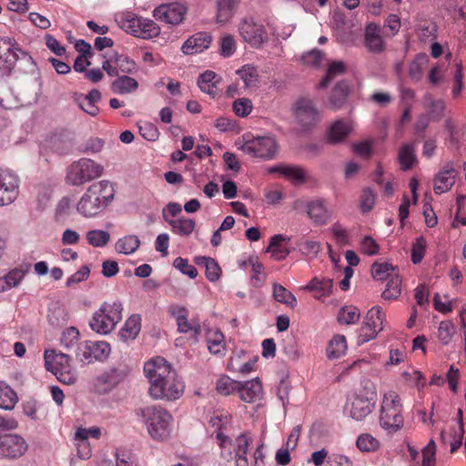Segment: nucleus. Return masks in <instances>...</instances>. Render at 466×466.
Masks as SVG:
<instances>
[{"mask_svg":"<svg viewBox=\"0 0 466 466\" xmlns=\"http://www.w3.org/2000/svg\"><path fill=\"white\" fill-rule=\"evenodd\" d=\"M144 371L150 384L148 393L154 400L170 401L182 396L184 384L165 359L157 357L147 361Z\"/></svg>","mask_w":466,"mask_h":466,"instance_id":"1","label":"nucleus"},{"mask_svg":"<svg viewBox=\"0 0 466 466\" xmlns=\"http://www.w3.org/2000/svg\"><path fill=\"white\" fill-rule=\"evenodd\" d=\"M136 413L142 419L148 434L154 440L165 441L170 436L173 417L166 409L150 405L137 410Z\"/></svg>","mask_w":466,"mask_h":466,"instance_id":"2","label":"nucleus"},{"mask_svg":"<svg viewBox=\"0 0 466 466\" xmlns=\"http://www.w3.org/2000/svg\"><path fill=\"white\" fill-rule=\"evenodd\" d=\"M376 396L374 383L370 380H363L361 388L347 403V413L355 420H364L374 409Z\"/></svg>","mask_w":466,"mask_h":466,"instance_id":"3","label":"nucleus"},{"mask_svg":"<svg viewBox=\"0 0 466 466\" xmlns=\"http://www.w3.org/2000/svg\"><path fill=\"white\" fill-rule=\"evenodd\" d=\"M401 407L400 399L396 392L390 391L384 395L380 408V424L388 433H395L403 427Z\"/></svg>","mask_w":466,"mask_h":466,"instance_id":"4","label":"nucleus"},{"mask_svg":"<svg viewBox=\"0 0 466 466\" xmlns=\"http://www.w3.org/2000/svg\"><path fill=\"white\" fill-rule=\"evenodd\" d=\"M123 306L120 302H114L112 304L105 303L96 311L89 322V326L93 330L100 334H108L116 327V325L122 319Z\"/></svg>","mask_w":466,"mask_h":466,"instance_id":"5","label":"nucleus"},{"mask_svg":"<svg viewBox=\"0 0 466 466\" xmlns=\"http://www.w3.org/2000/svg\"><path fill=\"white\" fill-rule=\"evenodd\" d=\"M115 188L111 182L101 180L89 186V217L105 210L113 201Z\"/></svg>","mask_w":466,"mask_h":466,"instance_id":"6","label":"nucleus"},{"mask_svg":"<svg viewBox=\"0 0 466 466\" xmlns=\"http://www.w3.org/2000/svg\"><path fill=\"white\" fill-rule=\"evenodd\" d=\"M25 60L33 66L35 63L32 56L22 51L18 44L10 37L0 38V63H3L5 70L11 72L15 64L19 60Z\"/></svg>","mask_w":466,"mask_h":466,"instance_id":"7","label":"nucleus"},{"mask_svg":"<svg viewBox=\"0 0 466 466\" xmlns=\"http://www.w3.org/2000/svg\"><path fill=\"white\" fill-rule=\"evenodd\" d=\"M238 29L242 39L254 48L260 47L268 40L265 26L253 17L242 18Z\"/></svg>","mask_w":466,"mask_h":466,"instance_id":"8","label":"nucleus"},{"mask_svg":"<svg viewBox=\"0 0 466 466\" xmlns=\"http://www.w3.org/2000/svg\"><path fill=\"white\" fill-rule=\"evenodd\" d=\"M240 148L251 157L268 159L276 156L278 146L274 137H261L247 141Z\"/></svg>","mask_w":466,"mask_h":466,"instance_id":"9","label":"nucleus"},{"mask_svg":"<svg viewBox=\"0 0 466 466\" xmlns=\"http://www.w3.org/2000/svg\"><path fill=\"white\" fill-rule=\"evenodd\" d=\"M385 315L380 307H373L365 317L360 328L359 344H363L374 339L383 329Z\"/></svg>","mask_w":466,"mask_h":466,"instance_id":"10","label":"nucleus"},{"mask_svg":"<svg viewBox=\"0 0 466 466\" xmlns=\"http://www.w3.org/2000/svg\"><path fill=\"white\" fill-rule=\"evenodd\" d=\"M26 441L18 434L0 435V458L15 460L22 457L27 451Z\"/></svg>","mask_w":466,"mask_h":466,"instance_id":"11","label":"nucleus"},{"mask_svg":"<svg viewBox=\"0 0 466 466\" xmlns=\"http://www.w3.org/2000/svg\"><path fill=\"white\" fill-rule=\"evenodd\" d=\"M187 8L178 3L160 5L154 10V17L167 25H177L183 22Z\"/></svg>","mask_w":466,"mask_h":466,"instance_id":"12","label":"nucleus"},{"mask_svg":"<svg viewBox=\"0 0 466 466\" xmlns=\"http://www.w3.org/2000/svg\"><path fill=\"white\" fill-rule=\"evenodd\" d=\"M18 195L16 176L7 169L0 168V207L13 203Z\"/></svg>","mask_w":466,"mask_h":466,"instance_id":"13","label":"nucleus"},{"mask_svg":"<svg viewBox=\"0 0 466 466\" xmlns=\"http://www.w3.org/2000/svg\"><path fill=\"white\" fill-rule=\"evenodd\" d=\"M456 175L453 162H446L443 167L434 176L433 190L435 194L441 195L448 192L455 183Z\"/></svg>","mask_w":466,"mask_h":466,"instance_id":"14","label":"nucleus"},{"mask_svg":"<svg viewBox=\"0 0 466 466\" xmlns=\"http://www.w3.org/2000/svg\"><path fill=\"white\" fill-rule=\"evenodd\" d=\"M364 46L369 52L380 54L385 50V43L380 34L379 25L370 23L365 28Z\"/></svg>","mask_w":466,"mask_h":466,"instance_id":"15","label":"nucleus"},{"mask_svg":"<svg viewBox=\"0 0 466 466\" xmlns=\"http://www.w3.org/2000/svg\"><path fill=\"white\" fill-rule=\"evenodd\" d=\"M124 377L125 373L123 371L112 368L96 378L95 390L98 393H107L116 387Z\"/></svg>","mask_w":466,"mask_h":466,"instance_id":"16","label":"nucleus"},{"mask_svg":"<svg viewBox=\"0 0 466 466\" xmlns=\"http://www.w3.org/2000/svg\"><path fill=\"white\" fill-rule=\"evenodd\" d=\"M212 36L206 32H199L188 37L183 44L181 50L185 55H194L208 49L211 44Z\"/></svg>","mask_w":466,"mask_h":466,"instance_id":"17","label":"nucleus"},{"mask_svg":"<svg viewBox=\"0 0 466 466\" xmlns=\"http://www.w3.org/2000/svg\"><path fill=\"white\" fill-rule=\"evenodd\" d=\"M307 214L313 223L325 225L330 218L331 212L326 208L321 199L310 201L307 204Z\"/></svg>","mask_w":466,"mask_h":466,"instance_id":"18","label":"nucleus"},{"mask_svg":"<svg viewBox=\"0 0 466 466\" xmlns=\"http://www.w3.org/2000/svg\"><path fill=\"white\" fill-rule=\"evenodd\" d=\"M239 398L248 403L255 402L259 400L262 396V385L258 379L246 381L244 383L239 382V388H238Z\"/></svg>","mask_w":466,"mask_h":466,"instance_id":"19","label":"nucleus"},{"mask_svg":"<svg viewBox=\"0 0 466 466\" xmlns=\"http://www.w3.org/2000/svg\"><path fill=\"white\" fill-rule=\"evenodd\" d=\"M350 93V86L347 81L342 80L336 84L329 97L328 106L332 110L340 109L347 102Z\"/></svg>","mask_w":466,"mask_h":466,"instance_id":"20","label":"nucleus"},{"mask_svg":"<svg viewBox=\"0 0 466 466\" xmlns=\"http://www.w3.org/2000/svg\"><path fill=\"white\" fill-rule=\"evenodd\" d=\"M170 313L173 317H175L177 330L181 333H187L190 330H193L196 336H198L201 332L199 324H191L187 320V309L185 307H177L172 309Z\"/></svg>","mask_w":466,"mask_h":466,"instance_id":"21","label":"nucleus"},{"mask_svg":"<svg viewBox=\"0 0 466 466\" xmlns=\"http://www.w3.org/2000/svg\"><path fill=\"white\" fill-rule=\"evenodd\" d=\"M87 172V159L81 158L74 162L68 168L66 180L68 183L79 186L86 182Z\"/></svg>","mask_w":466,"mask_h":466,"instance_id":"22","label":"nucleus"},{"mask_svg":"<svg viewBox=\"0 0 466 466\" xmlns=\"http://www.w3.org/2000/svg\"><path fill=\"white\" fill-rule=\"evenodd\" d=\"M352 130L350 121L339 119L333 123L329 130L328 138L332 144L343 142Z\"/></svg>","mask_w":466,"mask_h":466,"instance_id":"23","label":"nucleus"},{"mask_svg":"<svg viewBox=\"0 0 466 466\" xmlns=\"http://www.w3.org/2000/svg\"><path fill=\"white\" fill-rule=\"evenodd\" d=\"M240 0H218L216 21L219 24H227L239 4Z\"/></svg>","mask_w":466,"mask_h":466,"instance_id":"24","label":"nucleus"},{"mask_svg":"<svg viewBox=\"0 0 466 466\" xmlns=\"http://www.w3.org/2000/svg\"><path fill=\"white\" fill-rule=\"evenodd\" d=\"M296 114L301 122L312 123L318 116V111L310 100L301 99L297 102Z\"/></svg>","mask_w":466,"mask_h":466,"instance_id":"25","label":"nucleus"},{"mask_svg":"<svg viewBox=\"0 0 466 466\" xmlns=\"http://www.w3.org/2000/svg\"><path fill=\"white\" fill-rule=\"evenodd\" d=\"M207 342L210 353L214 355L224 354V335L218 329H209L207 331Z\"/></svg>","mask_w":466,"mask_h":466,"instance_id":"26","label":"nucleus"},{"mask_svg":"<svg viewBox=\"0 0 466 466\" xmlns=\"http://www.w3.org/2000/svg\"><path fill=\"white\" fill-rule=\"evenodd\" d=\"M140 19L141 17L130 12L119 14L116 18L117 24L123 30L135 36H137V29H139Z\"/></svg>","mask_w":466,"mask_h":466,"instance_id":"27","label":"nucleus"},{"mask_svg":"<svg viewBox=\"0 0 466 466\" xmlns=\"http://www.w3.org/2000/svg\"><path fill=\"white\" fill-rule=\"evenodd\" d=\"M17 401L16 392L5 382L0 381V409L11 410Z\"/></svg>","mask_w":466,"mask_h":466,"instance_id":"28","label":"nucleus"},{"mask_svg":"<svg viewBox=\"0 0 466 466\" xmlns=\"http://www.w3.org/2000/svg\"><path fill=\"white\" fill-rule=\"evenodd\" d=\"M138 87L137 81L130 76H118L112 82L111 88L116 94H128L136 91Z\"/></svg>","mask_w":466,"mask_h":466,"instance_id":"29","label":"nucleus"},{"mask_svg":"<svg viewBox=\"0 0 466 466\" xmlns=\"http://www.w3.org/2000/svg\"><path fill=\"white\" fill-rule=\"evenodd\" d=\"M425 107L429 109V116L433 121H440L444 116L445 103L442 100L434 99L431 95H426L423 98Z\"/></svg>","mask_w":466,"mask_h":466,"instance_id":"30","label":"nucleus"},{"mask_svg":"<svg viewBox=\"0 0 466 466\" xmlns=\"http://www.w3.org/2000/svg\"><path fill=\"white\" fill-rule=\"evenodd\" d=\"M429 62V57L426 54L420 53L411 61L409 66V76L415 81L419 82L421 80L423 76V69Z\"/></svg>","mask_w":466,"mask_h":466,"instance_id":"31","label":"nucleus"},{"mask_svg":"<svg viewBox=\"0 0 466 466\" xmlns=\"http://www.w3.org/2000/svg\"><path fill=\"white\" fill-rule=\"evenodd\" d=\"M272 288V296L276 301L285 304L290 309H294L297 306L296 297L285 287L280 284L274 283Z\"/></svg>","mask_w":466,"mask_h":466,"instance_id":"32","label":"nucleus"},{"mask_svg":"<svg viewBox=\"0 0 466 466\" xmlns=\"http://www.w3.org/2000/svg\"><path fill=\"white\" fill-rule=\"evenodd\" d=\"M52 354H47L46 358V368L56 375L57 380L65 384H73L76 381V377L67 370L68 367H62L59 369L53 365L51 360Z\"/></svg>","mask_w":466,"mask_h":466,"instance_id":"33","label":"nucleus"},{"mask_svg":"<svg viewBox=\"0 0 466 466\" xmlns=\"http://www.w3.org/2000/svg\"><path fill=\"white\" fill-rule=\"evenodd\" d=\"M141 329V318L139 315L130 316L124 328L121 329V337L124 339H134L137 338Z\"/></svg>","mask_w":466,"mask_h":466,"instance_id":"34","label":"nucleus"},{"mask_svg":"<svg viewBox=\"0 0 466 466\" xmlns=\"http://www.w3.org/2000/svg\"><path fill=\"white\" fill-rule=\"evenodd\" d=\"M347 350L346 338L343 335H336L330 340L328 349L327 356L329 359H338L344 355Z\"/></svg>","mask_w":466,"mask_h":466,"instance_id":"35","label":"nucleus"},{"mask_svg":"<svg viewBox=\"0 0 466 466\" xmlns=\"http://www.w3.org/2000/svg\"><path fill=\"white\" fill-rule=\"evenodd\" d=\"M217 75L215 72L208 70L202 75H200L198 85L201 91L208 94L212 97H214L218 93V87L215 82Z\"/></svg>","mask_w":466,"mask_h":466,"instance_id":"36","label":"nucleus"},{"mask_svg":"<svg viewBox=\"0 0 466 466\" xmlns=\"http://www.w3.org/2000/svg\"><path fill=\"white\" fill-rule=\"evenodd\" d=\"M140 246V240L138 237L134 235H128L122 238H119L116 243V250L122 254L134 253Z\"/></svg>","mask_w":466,"mask_h":466,"instance_id":"37","label":"nucleus"},{"mask_svg":"<svg viewBox=\"0 0 466 466\" xmlns=\"http://www.w3.org/2000/svg\"><path fill=\"white\" fill-rule=\"evenodd\" d=\"M279 170V174L295 183H304L307 180L306 172L299 166L283 165Z\"/></svg>","mask_w":466,"mask_h":466,"instance_id":"38","label":"nucleus"},{"mask_svg":"<svg viewBox=\"0 0 466 466\" xmlns=\"http://www.w3.org/2000/svg\"><path fill=\"white\" fill-rule=\"evenodd\" d=\"M137 36L143 39H150L160 34V27L151 19H140L139 29H137Z\"/></svg>","mask_w":466,"mask_h":466,"instance_id":"39","label":"nucleus"},{"mask_svg":"<svg viewBox=\"0 0 466 466\" xmlns=\"http://www.w3.org/2000/svg\"><path fill=\"white\" fill-rule=\"evenodd\" d=\"M399 161L403 170L410 169L416 162L415 148L411 144H405L399 152Z\"/></svg>","mask_w":466,"mask_h":466,"instance_id":"40","label":"nucleus"},{"mask_svg":"<svg viewBox=\"0 0 466 466\" xmlns=\"http://www.w3.org/2000/svg\"><path fill=\"white\" fill-rule=\"evenodd\" d=\"M164 217H166L165 214H164ZM165 218L168 222V224L172 227L174 231L180 235H185V236L190 235L193 232L195 226H196V222L191 218H180L177 219H171V220H168L167 218Z\"/></svg>","mask_w":466,"mask_h":466,"instance_id":"41","label":"nucleus"},{"mask_svg":"<svg viewBox=\"0 0 466 466\" xmlns=\"http://www.w3.org/2000/svg\"><path fill=\"white\" fill-rule=\"evenodd\" d=\"M356 445L358 449L363 452H374L380 449V442L371 434L363 433L358 437Z\"/></svg>","mask_w":466,"mask_h":466,"instance_id":"42","label":"nucleus"},{"mask_svg":"<svg viewBox=\"0 0 466 466\" xmlns=\"http://www.w3.org/2000/svg\"><path fill=\"white\" fill-rule=\"evenodd\" d=\"M346 66L341 61H335L329 64L327 74L319 83L320 88L327 87L330 82L338 76L345 74Z\"/></svg>","mask_w":466,"mask_h":466,"instance_id":"43","label":"nucleus"},{"mask_svg":"<svg viewBox=\"0 0 466 466\" xmlns=\"http://www.w3.org/2000/svg\"><path fill=\"white\" fill-rule=\"evenodd\" d=\"M395 268L388 262H374L371 266V275L376 280H385L394 275Z\"/></svg>","mask_w":466,"mask_h":466,"instance_id":"44","label":"nucleus"},{"mask_svg":"<svg viewBox=\"0 0 466 466\" xmlns=\"http://www.w3.org/2000/svg\"><path fill=\"white\" fill-rule=\"evenodd\" d=\"M74 441L77 457L85 460L87 449V429L82 426L78 427L75 432Z\"/></svg>","mask_w":466,"mask_h":466,"instance_id":"45","label":"nucleus"},{"mask_svg":"<svg viewBox=\"0 0 466 466\" xmlns=\"http://www.w3.org/2000/svg\"><path fill=\"white\" fill-rule=\"evenodd\" d=\"M111 352L110 345L105 340H99L93 342L92 346L89 347V358H93L96 360H106Z\"/></svg>","mask_w":466,"mask_h":466,"instance_id":"46","label":"nucleus"},{"mask_svg":"<svg viewBox=\"0 0 466 466\" xmlns=\"http://www.w3.org/2000/svg\"><path fill=\"white\" fill-rule=\"evenodd\" d=\"M401 291V279L398 274L392 275L387 283L385 290L382 292L384 299H396Z\"/></svg>","mask_w":466,"mask_h":466,"instance_id":"47","label":"nucleus"},{"mask_svg":"<svg viewBox=\"0 0 466 466\" xmlns=\"http://www.w3.org/2000/svg\"><path fill=\"white\" fill-rule=\"evenodd\" d=\"M238 388H239V382L230 379L228 376L220 377L216 384L217 391L224 396L238 391Z\"/></svg>","mask_w":466,"mask_h":466,"instance_id":"48","label":"nucleus"},{"mask_svg":"<svg viewBox=\"0 0 466 466\" xmlns=\"http://www.w3.org/2000/svg\"><path fill=\"white\" fill-rule=\"evenodd\" d=\"M237 43L233 35L225 34L219 39V54L223 57H230L236 52Z\"/></svg>","mask_w":466,"mask_h":466,"instance_id":"49","label":"nucleus"},{"mask_svg":"<svg viewBox=\"0 0 466 466\" xmlns=\"http://www.w3.org/2000/svg\"><path fill=\"white\" fill-rule=\"evenodd\" d=\"M237 74L243 80L246 87L256 86L258 83L257 69L250 65L242 66L237 71Z\"/></svg>","mask_w":466,"mask_h":466,"instance_id":"50","label":"nucleus"},{"mask_svg":"<svg viewBox=\"0 0 466 466\" xmlns=\"http://www.w3.org/2000/svg\"><path fill=\"white\" fill-rule=\"evenodd\" d=\"M360 317V310L353 306L344 307L339 310L338 320L347 325L356 323Z\"/></svg>","mask_w":466,"mask_h":466,"instance_id":"51","label":"nucleus"},{"mask_svg":"<svg viewBox=\"0 0 466 466\" xmlns=\"http://www.w3.org/2000/svg\"><path fill=\"white\" fill-rule=\"evenodd\" d=\"M28 269L29 266H26L25 268H16L10 270L6 275L4 276L7 287L9 289L17 287L28 272Z\"/></svg>","mask_w":466,"mask_h":466,"instance_id":"52","label":"nucleus"},{"mask_svg":"<svg viewBox=\"0 0 466 466\" xmlns=\"http://www.w3.org/2000/svg\"><path fill=\"white\" fill-rule=\"evenodd\" d=\"M47 318L51 325L61 326L66 322L67 314L63 307L59 305H55L54 307L49 309Z\"/></svg>","mask_w":466,"mask_h":466,"instance_id":"53","label":"nucleus"},{"mask_svg":"<svg viewBox=\"0 0 466 466\" xmlns=\"http://www.w3.org/2000/svg\"><path fill=\"white\" fill-rule=\"evenodd\" d=\"M114 65H116L118 72L131 74L136 71V63L129 59L127 56L115 54L113 56Z\"/></svg>","mask_w":466,"mask_h":466,"instance_id":"54","label":"nucleus"},{"mask_svg":"<svg viewBox=\"0 0 466 466\" xmlns=\"http://www.w3.org/2000/svg\"><path fill=\"white\" fill-rule=\"evenodd\" d=\"M205 261L206 277L209 281H216L220 278L221 269L215 259L208 257H202Z\"/></svg>","mask_w":466,"mask_h":466,"instance_id":"55","label":"nucleus"},{"mask_svg":"<svg viewBox=\"0 0 466 466\" xmlns=\"http://www.w3.org/2000/svg\"><path fill=\"white\" fill-rule=\"evenodd\" d=\"M455 330H456V328L451 321H450V320L441 321L439 326V332H438L439 339L443 344H445V345L448 344L451 341L452 336L454 335Z\"/></svg>","mask_w":466,"mask_h":466,"instance_id":"56","label":"nucleus"},{"mask_svg":"<svg viewBox=\"0 0 466 466\" xmlns=\"http://www.w3.org/2000/svg\"><path fill=\"white\" fill-rule=\"evenodd\" d=\"M425 238L422 236L417 238L411 248V260L414 264H418L422 260L425 254Z\"/></svg>","mask_w":466,"mask_h":466,"instance_id":"57","label":"nucleus"},{"mask_svg":"<svg viewBox=\"0 0 466 466\" xmlns=\"http://www.w3.org/2000/svg\"><path fill=\"white\" fill-rule=\"evenodd\" d=\"M110 239V235L105 230H89V244L94 247H104Z\"/></svg>","mask_w":466,"mask_h":466,"instance_id":"58","label":"nucleus"},{"mask_svg":"<svg viewBox=\"0 0 466 466\" xmlns=\"http://www.w3.org/2000/svg\"><path fill=\"white\" fill-rule=\"evenodd\" d=\"M173 266L190 279H195L198 276L197 268L190 265L186 258H177L173 262Z\"/></svg>","mask_w":466,"mask_h":466,"instance_id":"59","label":"nucleus"},{"mask_svg":"<svg viewBox=\"0 0 466 466\" xmlns=\"http://www.w3.org/2000/svg\"><path fill=\"white\" fill-rule=\"evenodd\" d=\"M324 54L319 49H313L301 56V61L308 66L318 67L323 59Z\"/></svg>","mask_w":466,"mask_h":466,"instance_id":"60","label":"nucleus"},{"mask_svg":"<svg viewBox=\"0 0 466 466\" xmlns=\"http://www.w3.org/2000/svg\"><path fill=\"white\" fill-rule=\"evenodd\" d=\"M378 243L370 236L364 237L360 244V251L368 256H374L379 252Z\"/></svg>","mask_w":466,"mask_h":466,"instance_id":"61","label":"nucleus"},{"mask_svg":"<svg viewBox=\"0 0 466 466\" xmlns=\"http://www.w3.org/2000/svg\"><path fill=\"white\" fill-rule=\"evenodd\" d=\"M233 110L238 116H247L252 110V103L248 98H240L233 103Z\"/></svg>","mask_w":466,"mask_h":466,"instance_id":"62","label":"nucleus"},{"mask_svg":"<svg viewBox=\"0 0 466 466\" xmlns=\"http://www.w3.org/2000/svg\"><path fill=\"white\" fill-rule=\"evenodd\" d=\"M436 445L434 441H430L429 444L422 450V466H434Z\"/></svg>","mask_w":466,"mask_h":466,"instance_id":"63","label":"nucleus"},{"mask_svg":"<svg viewBox=\"0 0 466 466\" xmlns=\"http://www.w3.org/2000/svg\"><path fill=\"white\" fill-rule=\"evenodd\" d=\"M78 338V329L75 327H70L63 332L61 337V344L64 345L66 348H70L71 346L77 342Z\"/></svg>","mask_w":466,"mask_h":466,"instance_id":"64","label":"nucleus"}]
</instances>
